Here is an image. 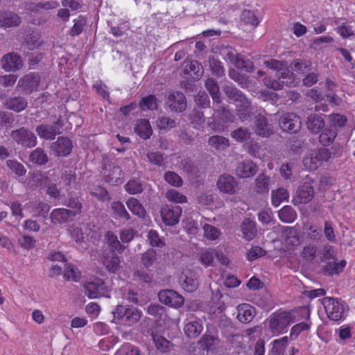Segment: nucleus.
Segmentation results:
<instances>
[{
  "label": "nucleus",
  "instance_id": "obj_6",
  "mask_svg": "<svg viewBox=\"0 0 355 355\" xmlns=\"http://www.w3.org/2000/svg\"><path fill=\"white\" fill-rule=\"evenodd\" d=\"M281 129L288 133L297 132L302 126L300 117L293 112H286L283 114L279 121Z\"/></svg>",
  "mask_w": 355,
  "mask_h": 355
},
{
  "label": "nucleus",
  "instance_id": "obj_20",
  "mask_svg": "<svg viewBox=\"0 0 355 355\" xmlns=\"http://www.w3.org/2000/svg\"><path fill=\"white\" fill-rule=\"evenodd\" d=\"M241 231L243 238L248 241L253 240L257 235V229L255 221L245 218L241 224Z\"/></svg>",
  "mask_w": 355,
  "mask_h": 355
},
{
  "label": "nucleus",
  "instance_id": "obj_18",
  "mask_svg": "<svg viewBox=\"0 0 355 355\" xmlns=\"http://www.w3.org/2000/svg\"><path fill=\"white\" fill-rule=\"evenodd\" d=\"M57 123H58V121L54 125L42 124L37 125L35 131L40 138L46 140H53L57 135L60 133V129L56 125Z\"/></svg>",
  "mask_w": 355,
  "mask_h": 355
},
{
  "label": "nucleus",
  "instance_id": "obj_46",
  "mask_svg": "<svg viewBox=\"0 0 355 355\" xmlns=\"http://www.w3.org/2000/svg\"><path fill=\"white\" fill-rule=\"evenodd\" d=\"M311 62L302 59L295 60L291 64L292 70L300 74L309 72L311 70Z\"/></svg>",
  "mask_w": 355,
  "mask_h": 355
},
{
  "label": "nucleus",
  "instance_id": "obj_59",
  "mask_svg": "<svg viewBox=\"0 0 355 355\" xmlns=\"http://www.w3.org/2000/svg\"><path fill=\"white\" fill-rule=\"evenodd\" d=\"M231 137L238 142H245L250 138V132L246 128H239L231 132Z\"/></svg>",
  "mask_w": 355,
  "mask_h": 355
},
{
  "label": "nucleus",
  "instance_id": "obj_30",
  "mask_svg": "<svg viewBox=\"0 0 355 355\" xmlns=\"http://www.w3.org/2000/svg\"><path fill=\"white\" fill-rule=\"evenodd\" d=\"M184 73L189 75L193 79H200L202 75V67L196 60L184 62Z\"/></svg>",
  "mask_w": 355,
  "mask_h": 355
},
{
  "label": "nucleus",
  "instance_id": "obj_44",
  "mask_svg": "<svg viewBox=\"0 0 355 355\" xmlns=\"http://www.w3.org/2000/svg\"><path fill=\"white\" fill-rule=\"evenodd\" d=\"M289 198V193L287 189L284 188H279L275 191H272V205L275 207H278L284 201H287Z\"/></svg>",
  "mask_w": 355,
  "mask_h": 355
},
{
  "label": "nucleus",
  "instance_id": "obj_2",
  "mask_svg": "<svg viewBox=\"0 0 355 355\" xmlns=\"http://www.w3.org/2000/svg\"><path fill=\"white\" fill-rule=\"evenodd\" d=\"M331 157L330 150L325 148H318L309 150L302 163L304 166L309 171H315L327 164Z\"/></svg>",
  "mask_w": 355,
  "mask_h": 355
},
{
  "label": "nucleus",
  "instance_id": "obj_21",
  "mask_svg": "<svg viewBox=\"0 0 355 355\" xmlns=\"http://www.w3.org/2000/svg\"><path fill=\"white\" fill-rule=\"evenodd\" d=\"M135 132L141 139L146 140L153 135V129L148 119H141L136 121L134 127Z\"/></svg>",
  "mask_w": 355,
  "mask_h": 355
},
{
  "label": "nucleus",
  "instance_id": "obj_10",
  "mask_svg": "<svg viewBox=\"0 0 355 355\" xmlns=\"http://www.w3.org/2000/svg\"><path fill=\"white\" fill-rule=\"evenodd\" d=\"M159 301L171 307L179 308L184 304V297L173 290H163L158 293Z\"/></svg>",
  "mask_w": 355,
  "mask_h": 355
},
{
  "label": "nucleus",
  "instance_id": "obj_28",
  "mask_svg": "<svg viewBox=\"0 0 355 355\" xmlns=\"http://www.w3.org/2000/svg\"><path fill=\"white\" fill-rule=\"evenodd\" d=\"M26 208L30 209V211L33 216L46 217L50 210V205L47 203L34 200L28 202L26 205Z\"/></svg>",
  "mask_w": 355,
  "mask_h": 355
},
{
  "label": "nucleus",
  "instance_id": "obj_63",
  "mask_svg": "<svg viewBox=\"0 0 355 355\" xmlns=\"http://www.w3.org/2000/svg\"><path fill=\"white\" fill-rule=\"evenodd\" d=\"M6 165L13 173H15L18 176L24 175L26 172L24 165L15 160H7Z\"/></svg>",
  "mask_w": 355,
  "mask_h": 355
},
{
  "label": "nucleus",
  "instance_id": "obj_9",
  "mask_svg": "<svg viewBox=\"0 0 355 355\" xmlns=\"http://www.w3.org/2000/svg\"><path fill=\"white\" fill-rule=\"evenodd\" d=\"M40 83V76L38 73H29L19 80L17 87H20L26 94H30L37 90Z\"/></svg>",
  "mask_w": 355,
  "mask_h": 355
},
{
  "label": "nucleus",
  "instance_id": "obj_51",
  "mask_svg": "<svg viewBox=\"0 0 355 355\" xmlns=\"http://www.w3.org/2000/svg\"><path fill=\"white\" fill-rule=\"evenodd\" d=\"M125 189L129 194L135 195L143 191L141 181L137 178L130 179L125 185Z\"/></svg>",
  "mask_w": 355,
  "mask_h": 355
},
{
  "label": "nucleus",
  "instance_id": "obj_23",
  "mask_svg": "<svg viewBox=\"0 0 355 355\" xmlns=\"http://www.w3.org/2000/svg\"><path fill=\"white\" fill-rule=\"evenodd\" d=\"M28 105L26 99L21 96H14L8 98L4 102L6 109L15 112H20L26 109Z\"/></svg>",
  "mask_w": 355,
  "mask_h": 355
},
{
  "label": "nucleus",
  "instance_id": "obj_27",
  "mask_svg": "<svg viewBox=\"0 0 355 355\" xmlns=\"http://www.w3.org/2000/svg\"><path fill=\"white\" fill-rule=\"evenodd\" d=\"M72 211L64 208L54 209L51 214V222L54 224H62L67 223L72 216Z\"/></svg>",
  "mask_w": 355,
  "mask_h": 355
},
{
  "label": "nucleus",
  "instance_id": "obj_49",
  "mask_svg": "<svg viewBox=\"0 0 355 355\" xmlns=\"http://www.w3.org/2000/svg\"><path fill=\"white\" fill-rule=\"evenodd\" d=\"M111 207L116 218L124 220L125 221H128L130 219V216L122 202L119 201L113 202Z\"/></svg>",
  "mask_w": 355,
  "mask_h": 355
},
{
  "label": "nucleus",
  "instance_id": "obj_58",
  "mask_svg": "<svg viewBox=\"0 0 355 355\" xmlns=\"http://www.w3.org/2000/svg\"><path fill=\"white\" fill-rule=\"evenodd\" d=\"M226 95L231 99H233L236 103L244 100L246 96L239 89L234 87L227 86L225 89Z\"/></svg>",
  "mask_w": 355,
  "mask_h": 355
},
{
  "label": "nucleus",
  "instance_id": "obj_12",
  "mask_svg": "<svg viewBox=\"0 0 355 355\" xmlns=\"http://www.w3.org/2000/svg\"><path fill=\"white\" fill-rule=\"evenodd\" d=\"M218 189L221 193L233 195L239 189V184L234 178L228 174L221 175L216 182Z\"/></svg>",
  "mask_w": 355,
  "mask_h": 355
},
{
  "label": "nucleus",
  "instance_id": "obj_14",
  "mask_svg": "<svg viewBox=\"0 0 355 355\" xmlns=\"http://www.w3.org/2000/svg\"><path fill=\"white\" fill-rule=\"evenodd\" d=\"M253 128L254 132L262 137H268L274 134L272 125L268 123L266 117L261 114L255 116Z\"/></svg>",
  "mask_w": 355,
  "mask_h": 355
},
{
  "label": "nucleus",
  "instance_id": "obj_22",
  "mask_svg": "<svg viewBox=\"0 0 355 355\" xmlns=\"http://www.w3.org/2000/svg\"><path fill=\"white\" fill-rule=\"evenodd\" d=\"M214 114L213 115L218 118L223 122L232 123L234 120L235 116L233 111L229 110L223 104H214Z\"/></svg>",
  "mask_w": 355,
  "mask_h": 355
},
{
  "label": "nucleus",
  "instance_id": "obj_35",
  "mask_svg": "<svg viewBox=\"0 0 355 355\" xmlns=\"http://www.w3.org/2000/svg\"><path fill=\"white\" fill-rule=\"evenodd\" d=\"M120 259L115 254V252H111L105 257L103 260V265L109 272L112 273H116L119 271L120 268Z\"/></svg>",
  "mask_w": 355,
  "mask_h": 355
},
{
  "label": "nucleus",
  "instance_id": "obj_3",
  "mask_svg": "<svg viewBox=\"0 0 355 355\" xmlns=\"http://www.w3.org/2000/svg\"><path fill=\"white\" fill-rule=\"evenodd\" d=\"M322 304L330 320L339 323L346 318L347 309L342 300L332 297H324Z\"/></svg>",
  "mask_w": 355,
  "mask_h": 355
},
{
  "label": "nucleus",
  "instance_id": "obj_31",
  "mask_svg": "<svg viewBox=\"0 0 355 355\" xmlns=\"http://www.w3.org/2000/svg\"><path fill=\"white\" fill-rule=\"evenodd\" d=\"M236 114L241 121L248 120L251 114V102L245 98L244 100L236 103Z\"/></svg>",
  "mask_w": 355,
  "mask_h": 355
},
{
  "label": "nucleus",
  "instance_id": "obj_36",
  "mask_svg": "<svg viewBox=\"0 0 355 355\" xmlns=\"http://www.w3.org/2000/svg\"><path fill=\"white\" fill-rule=\"evenodd\" d=\"M122 170L118 166H114L104 172L105 180L111 184H118L121 182Z\"/></svg>",
  "mask_w": 355,
  "mask_h": 355
},
{
  "label": "nucleus",
  "instance_id": "obj_52",
  "mask_svg": "<svg viewBox=\"0 0 355 355\" xmlns=\"http://www.w3.org/2000/svg\"><path fill=\"white\" fill-rule=\"evenodd\" d=\"M139 107L144 110L146 108L149 110H154L157 109V99L155 95L150 94L144 96L139 102Z\"/></svg>",
  "mask_w": 355,
  "mask_h": 355
},
{
  "label": "nucleus",
  "instance_id": "obj_60",
  "mask_svg": "<svg viewBox=\"0 0 355 355\" xmlns=\"http://www.w3.org/2000/svg\"><path fill=\"white\" fill-rule=\"evenodd\" d=\"M285 241L288 243L295 244L298 241L297 232L293 227H285L282 232Z\"/></svg>",
  "mask_w": 355,
  "mask_h": 355
},
{
  "label": "nucleus",
  "instance_id": "obj_43",
  "mask_svg": "<svg viewBox=\"0 0 355 355\" xmlns=\"http://www.w3.org/2000/svg\"><path fill=\"white\" fill-rule=\"evenodd\" d=\"M337 136V129L326 128L319 136V141L324 146L331 145Z\"/></svg>",
  "mask_w": 355,
  "mask_h": 355
},
{
  "label": "nucleus",
  "instance_id": "obj_41",
  "mask_svg": "<svg viewBox=\"0 0 355 355\" xmlns=\"http://www.w3.org/2000/svg\"><path fill=\"white\" fill-rule=\"evenodd\" d=\"M279 220L285 223H291L297 218L296 211L291 206L286 205L278 211Z\"/></svg>",
  "mask_w": 355,
  "mask_h": 355
},
{
  "label": "nucleus",
  "instance_id": "obj_13",
  "mask_svg": "<svg viewBox=\"0 0 355 355\" xmlns=\"http://www.w3.org/2000/svg\"><path fill=\"white\" fill-rule=\"evenodd\" d=\"M314 196L313 187L310 183L305 182L299 187L293 200L295 205L306 204L312 200Z\"/></svg>",
  "mask_w": 355,
  "mask_h": 355
},
{
  "label": "nucleus",
  "instance_id": "obj_32",
  "mask_svg": "<svg viewBox=\"0 0 355 355\" xmlns=\"http://www.w3.org/2000/svg\"><path fill=\"white\" fill-rule=\"evenodd\" d=\"M151 337L156 349L159 352L166 353L171 349L172 346L171 343L158 332L153 331Z\"/></svg>",
  "mask_w": 355,
  "mask_h": 355
},
{
  "label": "nucleus",
  "instance_id": "obj_64",
  "mask_svg": "<svg viewBox=\"0 0 355 355\" xmlns=\"http://www.w3.org/2000/svg\"><path fill=\"white\" fill-rule=\"evenodd\" d=\"M156 125L159 130H166L175 126V120L165 116L159 117L156 121Z\"/></svg>",
  "mask_w": 355,
  "mask_h": 355
},
{
  "label": "nucleus",
  "instance_id": "obj_45",
  "mask_svg": "<svg viewBox=\"0 0 355 355\" xmlns=\"http://www.w3.org/2000/svg\"><path fill=\"white\" fill-rule=\"evenodd\" d=\"M209 144L216 150H223L230 146L229 140L225 137L214 135L209 138Z\"/></svg>",
  "mask_w": 355,
  "mask_h": 355
},
{
  "label": "nucleus",
  "instance_id": "obj_57",
  "mask_svg": "<svg viewBox=\"0 0 355 355\" xmlns=\"http://www.w3.org/2000/svg\"><path fill=\"white\" fill-rule=\"evenodd\" d=\"M114 355H140V351L138 347L127 343L117 349Z\"/></svg>",
  "mask_w": 355,
  "mask_h": 355
},
{
  "label": "nucleus",
  "instance_id": "obj_11",
  "mask_svg": "<svg viewBox=\"0 0 355 355\" xmlns=\"http://www.w3.org/2000/svg\"><path fill=\"white\" fill-rule=\"evenodd\" d=\"M2 69L8 72H15L23 66V61L20 55L12 52L4 55L1 59Z\"/></svg>",
  "mask_w": 355,
  "mask_h": 355
},
{
  "label": "nucleus",
  "instance_id": "obj_47",
  "mask_svg": "<svg viewBox=\"0 0 355 355\" xmlns=\"http://www.w3.org/2000/svg\"><path fill=\"white\" fill-rule=\"evenodd\" d=\"M64 277L69 281L78 282L81 278V272L75 266L69 263L65 265Z\"/></svg>",
  "mask_w": 355,
  "mask_h": 355
},
{
  "label": "nucleus",
  "instance_id": "obj_55",
  "mask_svg": "<svg viewBox=\"0 0 355 355\" xmlns=\"http://www.w3.org/2000/svg\"><path fill=\"white\" fill-rule=\"evenodd\" d=\"M164 179L168 184L175 187H180L183 184L182 178L173 171L166 172Z\"/></svg>",
  "mask_w": 355,
  "mask_h": 355
},
{
  "label": "nucleus",
  "instance_id": "obj_38",
  "mask_svg": "<svg viewBox=\"0 0 355 355\" xmlns=\"http://www.w3.org/2000/svg\"><path fill=\"white\" fill-rule=\"evenodd\" d=\"M275 76L279 80L281 89L284 86H291L295 83V76L292 71H289L286 67L280 72L276 73Z\"/></svg>",
  "mask_w": 355,
  "mask_h": 355
},
{
  "label": "nucleus",
  "instance_id": "obj_7",
  "mask_svg": "<svg viewBox=\"0 0 355 355\" xmlns=\"http://www.w3.org/2000/svg\"><path fill=\"white\" fill-rule=\"evenodd\" d=\"M11 137L18 144L26 148H33L37 144L35 135L25 128L12 130Z\"/></svg>",
  "mask_w": 355,
  "mask_h": 355
},
{
  "label": "nucleus",
  "instance_id": "obj_19",
  "mask_svg": "<svg viewBox=\"0 0 355 355\" xmlns=\"http://www.w3.org/2000/svg\"><path fill=\"white\" fill-rule=\"evenodd\" d=\"M21 23L20 17L10 10L0 11V26L9 28L17 26Z\"/></svg>",
  "mask_w": 355,
  "mask_h": 355
},
{
  "label": "nucleus",
  "instance_id": "obj_53",
  "mask_svg": "<svg viewBox=\"0 0 355 355\" xmlns=\"http://www.w3.org/2000/svg\"><path fill=\"white\" fill-rule=\"evenodd\" d=\"M217 255L216 250L212 248H208L202 251L200 256V261L205 266L207 267L211 266Z\"/></svg>",
  "mask_w": 355,
  "mask_h": 355
},
{
  "label": "nucleus",
  "instance_id": "obj_25",
  "mask_svg": "<svg viewBox=\"0 0 355 355\" xmlns=\"http://www.w3.org/2000/svg\"><path fill=\"white\" fill-rule=\"evenodd\" d=\"M203 330V326L200 320H188L184 327V332L187 337L195 338Z\"/></svg>",
  "mask_w": 355,
  "mask_h": 355
},
{
  "label": "nucleus",
  "instance_id": "obj_5",
  "mask_svg": "<svg viewBox=\"0 0 355 355\" xmlns=\"http://www.w3.org/2000/svg\"><path fill=\"white\" fill-rule=\"evenodd\" d=\"M114 314L121 322L130 326L139 320L141 313L133 306L118 305Z\"/></svg>",
  "mask_w": 355,
  "mask_h": 355
},
{
  "label": "nucleus",
  "instance_id": "obj_61",
  "mask_svg": "<svg viewBox=\"0 0 355 355\" xmlns=\"http://www.w3.org/2000/svg\"><path fill=\"white\" fill-rule=\"evenodd\" d=\"M202 229L204 236L211 241L217 239L220 234V232L218 228L209 224H205Z\"/></svg>",
  "mask_w": 355,
  "mask_h": 355
},
{
  "label": "nucleus",
  "instance_id": "obj_16",
  "mask_svg": "<svg viewBox=\"0 0 355 355\" xmlns=\"http://www.w3.org/2000/svg\"><path fill=\"white\" fill-rule=\"evenodd\" d=\"M51 149L58 157H66L71 153L73 144L69 138L59 137L57 141L51 144Z\"/></svg>",
  "mask_w": 355,
  "mask_h": 355
},
{
  "label": "nucleus",
  "instance_id": "obj_40",
  "mask_svg": "<svg viewBox=\"0 0 355 355\" xmlns=\"http://www.w3.org/2000/svg\"><path fill=\"white\" fill-rule=\"evenodd\" d=\"M105 236L112 252L122 253L124 251L125 246L121 244L117 236L113 232L108 231Z\"/></svg>",
  "mask_w": 355,
  "mask_h": 355
},
{
  "label": "nucleus",
  "instance_id": "obj_54",
  "mask_svg": "<svg viewBox=\"0 0 355 355\" xmlns=\"http://www.w3.org/2000/svg\"><path fill=\"white\" fill-rule=\"evenodd\" d=\"M165 196L166 199L172 202L185 203L187 202V198L186 196L173 189L168 190Z\"/></svg>",
  "mask_w": 355,
  "mask_h": 355
},
{
  "label": "nucleus",
  "instance_id": "obj_34",
  "mask_svg": "<svg viewBox=\"0 0 355 355\" xmlns=\"http://www.w3.org/2000/svg\"><path fill=\"white\" fill-rule=\"evenodd\" d=\"M205 87L209 92L213 100V104H218L222 102L219 86L213 78H207L205 81Z\"/></svg>",
  "mask_w": 355,
  "mask_h": 355
},
{
  "label": "nucleus",
  "instance_id": "obj_42",
  "mask_svg": "<svg viewBox=\"0 0 355 355\" xmlns=\"http://www.w3.org/2000/svg\"><path fill=\"white\" fill-rule=\"evenodd\" d=\"M254 191L258 193H268L269 191V178L264 173L259 174L255 180Z\"/></svg>",
  "mask_w": 355,
  "mask_h": 355
},
{
  "label": "nucleus",
  "instance_id": "obj_26",
  "mask_svg": "<svg viewBox=\"0 0 355 355\" xmlns=\"http://www.w3.org/2000/svg\"><path fill=\"white\" fill-rule=\"evenodd\" d=\"M183 274L184 279L181 283L182 288L189 293L195 291L199 285L198 279L196 274L191 270L185 271Z\"/></svg>",
  "mask_w": 355,
  "mask_h": 355
},
{
  "label": "nucleus",
  "instance_id": "obj_8",
  "mask_svg": "<svg viewBox=\"0 0 355 355\" xmlns=\"http://www.w3.org/2000/svg\"><path fill=\"white\" fill-rule=\"evenodd\" d=\"M182 208L180 206L165 205L161 209L160 214L163 223L168 226L176 225L182 215Z\"/></svg>",
  "mask_w": 355,
  "mask_h": 355
},
{
  "label": "nucleus",
  "instance_id": "obj_62",
  "mask_svg": "<svg viewBox=\"0 0 355 355\" xmlns=\"http://www.w3.org/2000/svg\"><path fill=\"white\" fill-rule=\"evenodd\" d=\"M346 264L345 260H341L340 262H329L327 265V270L329 271V275H339L344 270Z\"/></svg>",
  "mask_w": 355,
  "mask_h": 355
},
{
  "label": "nucleus",
  "instance_id": "obj_24",
  "mask_svg": "<svg viewBox=\"0 0 355 355\" xmlns=\"http://www.w3.org/2000/svg\"><path fill=\"white\" fill-rule=\"evenodd\" d=\"M255 315L253 306L248 304H243L238 306L237 318L242 323H249Z\"/></svg>",
  "mask_w": 355,
  "mask_h": 355
},
{
  "label": "nucleus",
  "instance_id": "obj_29",
  "mask_svg": "<svg viewBox=\"0 0 355 355\" xmlns=\"http://www.w3.org/2000/svg\"><path fill=\"white\" fill-rule=\"evenodd\" d=\"M306 125L310 132L318 134L324 127V121L319 114H311L307 117Z\"/></svg>",
  "mask_w": 355,
  "mask_h": 355
},
{
  "label": "nucleus",
  "instance_id": "obj_17",
  "mask_svg": "<svg viewBox=\"0 0 355 355\" xmlns=\"http://www.w3.org/2000/svg\"><path fill=\"white\" fill-rule=\"evenodd\" d=\"M257 172V165L251 160L240 162L236 168V175L240 178H250Z\"/></svg>",
  "mask_w": 355,
  "mask_h": 355
},
{
  "label": "nucleus",
  "instance_id": "obj_33",
  "mask_svg": "<svg viewBox=\"0 0 355 355\" xmlns=\"http://www.w3.org/2000/svg\"><path fill=\"white\" fill-rule=\"evenodd\" d=\"M303 232L306 237L309 240L318 241L322 237V230L320 227L306 222L303 225Z\"/></svg>",
  "mask_w": 355,
  "mask_h": 355
},
{
  "label": "nucleus",
  "instance_id": "obj_4",
  "mask_svg": "<svg viewBox=\"0 0 355 355\" xmlns=\"http://www.w3.org/2000/svg\"><path fill=\"white\" fill-rule=\"evenodd\" d=\"M85 295L89 299H97L105 296L109 290L105 281L96 276L88 278L83 284Z\"/></svg>",
  "mask_w": 355,
  "mask_h": 355
},
{
  "label": "nucleus",
  "instance_id": "obj_56",
  "mask_svg": "<svg viewBox=\"0 0 355 355\" xmlns=\"http://www.w3.org/2000/svg\"><path fill=\"white\" fill-rule=\"evenodd\" d=\"M74 24L71 27L69 35L76 37L80 35L86 24V19L84 17L80 15L78 19L73 20Z\"/></svg>",
  "mask_w": 355,
  "mask_h": 355
},
{
  "label": "nucleus",
  "instance_id": "obj_15",
  "mask_svg": "<svg viewBox=\"0 0 355 355\" xmlns=\"http://www.w3.org/2000/svg\"><path fill=\"white\" fill-rule=\"evenodd\" d=\"M166 104L171 110L182 112L187 107L185 96L182 92H173L168 94Z\"/></svg>",
  "mask_w": 355,
  "mask_h": 355
},
{
  "label": "nucleus",
  "instance_id": "obj_48",
  "mask_svg": "<svg viewBox=\"0 0 355 355\" xmlns=\"http://www.w3.org/2000/svg\"><path fill=\"white\" fill-rule=\"evenodd\" d=\"M216 340L217 338L214 336L208 334L203 335L198 342L199 350L202 351L201 355H205V352L211 348V347L215 344Z\"/></svg>",
  "mask_w": 355,
  "mask_h": 355
},
{
  "label": "nucleus",
  "instance_id": "obj_1",
  "mask_svg": "<svg viewBox=\"0 0 355 355\" xmlns=\"http://www.w3.org/2000/svg\"><path fill=\"white\" fill-rule=\"evenodd\" d=\"M295 321L291 311L278 310L272 313L269 318V329L273 336L286 333L289 325Z\"/></svg>",
  "mask_w": 355,
  "mask_h": 355
},
{
  "label": "nucleus",
  "instance_id": "obj_50",
  "mask_svg": "<svg viewBox=\"0 0 355 355\" xmlns=\"http://www.w3.org/2000/svg\"><path fill=\"white\" fill-rule=\"evenodd\" d=\"M157 259V252L153 249L146 250L141 257V264L144 268L148 269L151 267Z\"/></svg>",
  "mask_w": 355,
  "mask_h": 355
},
{
  "label": "nucleus",
  "instance_id": "obj_37",
  "mask_svg": "<svg viewBox=\"0 0 355 355\" xmlns=\"http://www.w3.org/2000/svg\"><path fill=\"white\" fill-rule=\"evenodd\" d=\"M126 205L129 210L139 218H144L146 215V211L139 200L135 198H130L126 201Z\"/></svg>",
  "mask_w": 355,
  "mask_h": 355
},
{
  "label": "nucleus",
  "instance_id": "obj_39",
  "mask_svg": "<svg viewBox=\"0 0 355 355\" xmlns=\"http://www.w3.org/2000/svg\"><path fill=\"white\" fill-rule=\"evenodd\" d=\"M29 161L35 164L42 166L49 162V157L44 150L38 147L31 153Z\"/></svg>",
  "mask_w": 355,
  "mask_h": 355
}]
</instances>
